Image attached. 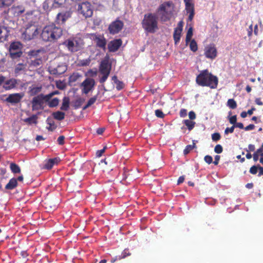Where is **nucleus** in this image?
Here are the masks:
<instances>
[{"label": "nucleus", "mask_w": 263, "mask_h": 263, "mask_svg": "<svg viewBox=\"0 0 263 263\" xmlns=\"http://www.w3.org/2000/svg\"><path fill=\"white\" fill-rule=\"evenodd\" d=\"M196 83L201 86L209 87L211 89L217 88L218 79V78L209 72L208 69L203 70L197 76Z\"/></svg>", "instance_id": "nucleus-1"}, {"label": "nucleus", "mask_w": 263, "mask_h": 263, "mask_svg": "<svg viewBox=\"0 0 263 263\" xmlns=\"http://www.w3.org/2000/svg\"><path fill=\"white\" fill-rule=\"evenodd\" d=\"M63 34V29L52 24L45 26L41 32V37L45 42H55Z\"/></svg>", "instance_id": "nucleus-2"}, {"label": "nucleus", "mask_w": 263, "mask_h": 263, "mask_svg": "<svg viewBox=\"0 0 263 263\" xmlns=\"http://www.w3.org/2000/svg\"><path fill=\"white\" fill-rule=\"evenodd\" d=\"M142 25L144 30L147 32L154 33L158 29V18L153 13L145 14L142 21Z\"/></svg>", "instance_id": "nucleus-3"}, {"label": "nucleus", "mask_w": 263, "mask_h": 263, "mask_svg": "<svg viewBox=\"0 0 263 263\" xmlns=\"http://www.w3.org/2000/svg\"><path fill=\"white\" fill-rule=\"evenodd\" d=\"M63 44L71 52H76L83 48L84 43L82 39L76 37L65 40Z\"/></svg>", "instance_id": "nucleus-4"}, {"label": "nucleus", "mask_w": 263, "mask_h": 263, "mask_svg": "<svg viewBox=\"0 0 263 263\" xmlns=\"http://www.w3.org/2000/svg\"><path fill=\"white\" fill-rule=\"evenodd\" d=\"M39 32L36 25L33 23H28L22 33V37L26 41H30L37 37Z\"/></svg>", "instance_id": "nucleus-5"}, {"label": "nucleus", "mask_w": 263, "mask_h": 263, "mask_svg": "<svg viewBox=\"0 0 263 263\" xmlns=\"http://www.w3.org/2000/svg\"><path fill=\"white\" fill-rule=\"evenodd\" d=\"M111 69V64L108 60H102L99 66V72L102 76L100 78V83H104L107 79Z\"/></svg>", "instance_id": "nucleus-6"}, {"label": "nucleus", "mask_w": 263, "mask_h": 263, "mask_svg": "<svg viewBox=\"0 0 263 263\" xmlns=\"http://www.w3.org/2000/svg\"><path fill=\"white\" fill-rule=\"evenodd\" d=\"M172 2H166L161 4L157 9V12L160 13V20L162 22H165L169 21L172 16V11L166 10V7H169L172 5Z\"/></svg>", "instance_id": "nucleus-7"}, {"label": "nucleus", "mask_w": 263, "mask_h": 263, "mask_svg": "<svg viewBox=\"0 0 263 263\" xmlns=\"http://www.w3.org/2000/svg\"><path fill=\"white\" fill-rule=\"evenodd\" d=\"M77 11L85 18L91 17L93 14L92 6L90 3L87 1L78 4Z\"/></svg>", "instance_id": "nucleus-8"}, {"label": "nucleus", "mask_w": 263, "mask_h": 263, "mask_svg": "<svg viewBox=\"0 0 263 263\" xmlns=\"http://www.w3.org/2000/svg\"><path fill=\"white\" fill-rule=\"evenodd\" d=\"M46 96L43 93L37 95L33 98L31 103L32 110H38L44 109V103L48 102Z\"/></svg>", "instance_id": "nucleus-9"}, {"label": "nucleus", "mask_w": 263, "mask_h": 263, "mask_svg": "<svg viewBox=\"0 0 263 263\" xmlns=\"http://www.w3.org/2000/svg\"><path fill=\"white\" fill-rule=\"evenodd\" d=\"M72 13V11L71 10L59 12L54 20L55 24L60 26H65L66 21L71 17Z\"/></svg>", "instance_id": "nucleus-10"}, {"label": "nucleus", "mask_w": 263, "mask_h": 263, "mask_svg": "<svg viewBox=\"0 0 263 263\" xmlns=\"http://www.w3.org/2000/svg\"><path fill=\"white\" fill-rule=\"evenodd\" d=\"M90 39L94 41L96 47L102 49L104 51L106 49L107 41L103 34L91 33Z\"/></svg>", "instance_id": "nucleus-11"}, {"label": "nucleus", "mask_w": 263, "mask_h": 263, "mask_svg": "<svg viewBox=\"0 0 263 263\" xmlns=\"http://www.w3.org/2000/svg\"><path fill=\"white\" fill-rule=\"evenodd\" d=\"M25 11L23 5H13L7 10L8 16L12 18H17Z\"/></svg>", "instance_id": "nucleus-12"}, {"label": "nucleus", "mask_w": 263, "mask_h": 263, "mask_svg": "<svg viewBox=\"0 0 263 263\" xmlns=\"http://www.w3.org/2000/svg\"><path fill=\"white\" fill-rule=\"evenodd\" d=\"M124 26V23L117 18L115 21L111 22L108 28L109 32L111 34L118 33L122 30Z\"/></svg>", "instance_id": "nucleus-13"}, {"label": "nucleus", "mask_w": 263, "mask_h": 263, "mask_svg": "<svg viewBox=\"0 0 263 263\" xmlns=\"http://www.w3.org/2000/svg\"><path fill=\"white\" fill-rule=\"evenodd\" d=\"M204 54L205 57L212 60L217 56V50L214 44H210L205 47Z\"/></svg>", "instance_id": "nucleus-14"}, {"label": "nucleus", "mask_w": 263, "mask_h": 263, "mask_svg": "<svg viewBox=\"0 0 263 263\" xmlns=\"http://www.w3.org/2000/svg\"><path fill=\"white\" fill-rule=\"evenodd\" d=\"M95 85V81L91 78H86L81 84L83 87L82 91L85 94H87L91 90Z\"/></svg>", "instance_id": "nucleus-15"}, {"label": "nucleus", "mask_w": 263, "mask_h": 263, "mask_svg": "<svg viewBox=\"0 0 263 263\" xmlns=\"http://www.w3.org/2000/svg\"><path fill=\"white\" fill-rule=\"evenodd\" d=\"M12 18L9 17L8 14L3 21V26L1 27L2 29L4 28L7 31H9L10 29H14L16 27V23Z\"/></svg>", "instance_id": "nucleus-16"}, {"label": "nucleus", "mask_w": 263, "mask_h": 263, "mask_svg": "<svg viewBox=\"0 0 263 263\" xmlns=\"http://www.w3.org/2000/svg\"><path fill=\"white\" fill-rule=\"evenodd\" d=\"M23 97L24 94L23 93H12L9 95L5 100L6 102L11 104H16L21 101Z\"/></svg>", "instance_id": "nucleus-17"}, {"label": "nucleus", "mask_w": 263, "mask_h": 263, "mask_svg": "<svg viewBox=\"0 0 263 263\" xmlns=\"http://www.w3.org/2000/svg\"><path fill=\"white\" fill-rule=\"evenodd\" d=\"M122 41L121 39H115L111 41L108 44V49L110 52L117 51L122 45Z\"/></svg>", "instance_id": "nucleus-18"}, {"label": "nucleus", "mask_w": 263, "mask_h": 263, "mask_svg": "<svg viewBox=\"0 0 263 263\" xmlns=\"http://www.w3.org/2000/svg\"><path fill=\"white\" fill-rule=\"evenodd\" d=\"M185 9L187 13H189L188 21H192L195 15L194 5L192 3H184Z\"/></svg>", "instance_id": "nucleus-19"}, {"label": "nucleus", "mask_w": 263, "mask_h": 263, "mask_svg": "<svg viewBox=\"0 0 263 263\" xmlns=\"http://www.w3.org/2000/svg\"><path fill=\"white\" fill-rule=\"evenodd\" d=\"M60 161L59 157H55L45 160L43 168L46 170H51L54 165L58 164Z\"/></svg>", "instance_id": "nucleus-20"}, {"label": "nucleus", "mask_w": 263, "mask_h": 263, "mask_svg": "<svg viewBox=\"0 0 263 263\" xmlns=\"http://www.w3.org/2000/svg\"><path fill=\"white\" fill-rule=\"evenodd\" d=\"M22 45L19 42H12L9 46V52L22 51Z\"/></svg>", "instance_id": "nucleus-21"}, {"label": "nucleus", "mask_w": 263, "mask_h": 263, "mask_svg": "<svg viewBox=\"0 0 263 263\" xmlns=\"http://www.w3.org/2000/svg\"><path fill=\"white\" fill-rule=\"evenodd\" d=\"M16 81L15 79H10L4 83L3 87L6 90H10L14 88L16 85Z\"/></svg>", "instance_id": "nucleus-22"}, {"label": "nucleus", "mask_w": 263, "mask_h": 263, "mask_svg": "<svg viewBox=\"0 0 263 263\" xmlns=\"http://www.w3.org/2000/svg\"><path fill=\"white\" fill-rule=\"evenodd\" d=\"M27 65L23 63L17 64L14 68V73L16 76L20 74L22 72L25 71Z\"/></svg>", "instance_id": "nucleus-23"}, {"label": "nucleus", "mask_w": 263, "mask_h": 263, "mask_svg": "<svg viewBox=\"0 0 263 263\" xmlns=\"http://www.w3.org/2000/svg\"><path fill=\"white\" fill-rule=\"evenodd\" d=\"M42 89L41 86H31L29 88L28 94L30 96H35L40 93Z\"/></svg>", "instance_id": "nucleus-24"}, {"label": "nucleus", "mask_w": 263, "mask_h": 263, "mask_svg": "<svg viewBox=\"0 0 263 263\" xmlns=\"http://www.w3.org/2000/svg\"><path fill=\"white\" fill-rule=\"evenodd\" d=\"M17 185V179L15 178H11L9 182L6 185L5 189L8 190H12Z\"/></svg>", "instance_id": "nucleus-25"}, {"label": "nucleus", "mask_w": 263, "mask_h": 263, "mask_svg": "<svg viewBox=\"0 0 263 263\" xmlns=\"http://www.w3.org/2000/svg\"><path fill=\"white\" fill-rule=\"evenodd\" d=\"M70 100L68 97H65L63 99L62 104L60 107L61 110L67 111L69 108Z\"/></svg>", "instance_id": "nucleus-26"}, {"label": "nucleus", "mask_w": 263, "mask_h": 263, "mask_svg": "<svg viewBox=\"0 0 263 263\" xmlns=\"http://www.w3.org/2000/svg\"><path fill=\"white\" fill-rule=\"evenodd\" d=\"M53 118L58 121H62L64 119L65 117V114L64 112L61 111H57L53 112L52 114Z\"/></svg>", "instance_id": "nucleus-27"}, {"label": "nucleus", "mask_w": 263, "mask_h": 263, "mask_svg": "<svg viewBox=\"0 0 263 263\" xmlns=\"http://www.w3.org/2000/svg\"><path fill=\"white\" fill-rule=\"evenodd\" d=\"M37 116L36 115H33L31 117L24 119L23 120L24 122L28 124H36L37 123Z\"/></svg>", "instance_id": "nucleus-28"}, {"label": "nucleus", "mask_w": 263, "mask_h": 263, "mask_svg": "<svg viewBox=\"0 0 263 263\" xmlns=\"http://www.w3.org/2000/svg\"><path fill=\"white\" fill-rule=\"evenodd\" d=\"M181 32L182 31H179L178 30L175 29L173 33V38L175 45H177L179 43L181 37Z\"/></svg>", "instance_id": "nucleus-29"}, {"label": "nucleus", "mask_w": 263, "mask_h": 263, "mask_svg": "<svg viewBox=\"0 0 263 263\" xmlns=\"http://www.w3.org/2000/svg\"><path fill=\"white\" fill-rule=\"evenodd\" d=\"M10 168L11 172L14 174L20 173L21 172L20 166L14 163H10Z\"/></svg>", "instance_id": "nucleus-30"}, {"label": "nucleus", "mask_w": 263, "mask_h": 263, "mask_svg": "<svg viewBox=\"0 0 263 263\" xmlns=\"http://www.w3.org/2000/svg\"><path fill=\"white\" fill-rule=\"evenodd\" d=\"M14 0H0V8L7 7L11 6Z\"/></svg>", "instance_id": "nucleus-31"}, {"label": "nucleus", "mask_w": 263, "mask_h": 263, "mask_svg": "<svg viewBox=\"0 0 263 263\" xmlns=\"http://www.w3.org/2000/svg\"><path fill=\"white\" fill-rule=\"evenodd\" d=\"M183 123L187 126L189 130L193 129L195 126V122L192 120L186 119L183 121Z\"/></svg>", "instance_id": "nucleus-32"}, {"label": "nucleus", "mask_w": 263, "mask_h": 263, "mask_svg": "<svg viewBox=\"0 0 263 263\" xmlns=\"http://www.w3.org/2000/svg\"><path fill=\"white\" fill-rule=\"evenodd\" d=\"M47 122L48 124H49V127H47V129L49 131H53L57 128V126L55 125L54 121L52 120L49 119L48 118L47 119Z\"/></svg>", "instance_id": "nucleus-33"}, {"label": "nucleus", "mask_w": 263, "mask_h": 263, "mask_svg": "<svg viewBox=\"0 0 263 263\" xmlns=\"http://www.w3.org/2000/svg\"><path fill=\"white\" fill-rule=\"evenodd\" d=\"M23 54L22 51L9 52V57L13 60H16L22 57Z\"/></svg>", "instance_id": "nucleus-34"}, {"label": "nucleus", "mask_w": 263, "mask_h": 263, "mask_svg": "<svg viewBox=\"0 0 263 263\" xmlns=\"http://www.w3.org/2000/svg\"><path fill=\"white\" fill-rule=\"evenodd\" d=\"M66 2V0H54L52 6L55 8L62 7L65 4Z\"/></svg>", "instance_id": "nucleus-35"}, {"label": "nucleus", "mask_w": 263, "mask_h": 263, "mask_svg": "<svg viewBox=\"0 0 263 263\" xmlns=\"http://www.w3.org/2000/svg\"><path fill=\"white\" fill-rule=\"evenodd\" d=\"M97 99V96H94L89 99L87 104L83 107V109L85 110L93 104Z\"/></svg>", "instance_id": "nucleus-36"}, {"label": "nucleus", "mask_w": 263, "mask_h": 263, "mask_svg": "<svg viewBox=\"0 0 263 263\" xmlns=\"http://www.w3.org/2000/svg\"><path fill=\"white\" fill-rule=\"evenodd\" d=\"M47 102L49 107H54L58 105L59 103V100L57 98H55L51 100H50Z\"/></svg>", "instance_id": "nucleus-37"}, {"label": "nucleus", "mask_w": 263, "mask_h": 263, "mask_svg": "<svg viewBox=\"0 0 263 263\" xmlns=\"http://www.w3.org/2000/svg\"><path fill=\"white\" fill-rule=\"evenodd\" d=\"M190 48L193 52H196L198 50V46L196 42L194 39L190 41Z\"/></svg>", "instance_id": "nucleus-38"}, {"label": "nucleus", "mask_w": 263, "mask_h": 263, "mask_svg": "<svg viewBox=\"0 0 263 263\" xmlns=\"http://www.w3.org/2000/svg\"><path fill=\"white\" fill-rule=\"evenodd\" d=\"M227 106L231 109H234L237 107L236 102L233 99H230L228 100Z\"/></svg>", "instance_id": "nucleus-39"}, {"label": "nucleus", "mask_w": 263, "mask_h": 263, "mask_svg": "<svg viewBox=\"0 0 263 263\" xmlns=\"http://www.w3.org/2000/svg\"><path fill=\"white\" fill-rule=\"evenodd\" d=\"M122 175L123 180H126L128 178H129V180H131L133 179L132 177V174H130L129 171L125 168H123Z\"/></svg>", "instance_id": "nucleus-40"}, {"label": "nucleus", "mask_w": 263, "mask_h": 263, "mask_svg": "<svg viewBox=\"0 0 263 263\" xmlns=\"http://www.w3.org/2000/svg\"><path fill=\"white\" fill-rule=\"evenodd\" d=\"M192 36H193V28H192V27H190L188 29L187 33H186V35L185 42H186V44L190 42Z\"/></svg>", "instance_id": "nucleus-41"}, {"label": "nucleus", "mask_w": 263, "mask_h": 263, "mask_svg": "<svg viewBox=\"0 0 263 263\" xmlns=\"http://www.w3.org/2000/svg\"><path fill=\"white\" fill-rule=\"evenodd\" d=\"M196 147L195 143L193 142L192 145H187L183 151L184 155L188 154L193 148Z\"/></svg>", "instance_id": "nucleus-42"}, {"label": "nucleus", "mask_w": 263, "mask_h": 263, "mask_svg": "<svg viewBox=\"0 0 263 263\" xmlns=\"http://www.w3.org/2000/svg\"><path fill=\"white\" fill-rule=\"evenodd\" d=\"M42 63V61L41 59H36L32 60L30 63V66L34 67H37Z\"/></svg>", "instance_id": "nucleus-43"}, {"label": "nucleus", "mask_w": 263, "mask_h": 263, "mask_svg": "<svg viewBox=\"0 0 263 263\" xmlns=\"http://www.w3.org/2000/svg\"><path fill=\"white\" fill-rule=\"evenodd\" d=\"M80 75L78 73H73L69 78V81L71 83H73L77 81L80 78Z\"/></svg>", "instance_id": "nucleus-44"}, {"label": "nucleus", "mask_w": 263, "mask_h": 263, "mask_svg": "<svg viewBox=\"0 0 263 263\" xmlns=\"http://www.w3.org/2000/svg\"><path fill=\"white\" fill-rule=\"evenodd\" d=\"M40 50H32L27 52L28 55L31 58L36 57L40 53Z\"/></svg>", "instance_id": "nucleus-45"}, {"label": "nucleus", "mask_w": 263, "mask_h": 263, "mask_svg": "<svg viewBox=\"0 0 263 263\" xmlns=\"http://www.w3.org/2000/svg\"><path fill=\"white\" fill-rule=\"evenodd\" d=\"M130 254H131L129 253L128 249H125L122 252L121 255L120 256H119L118 258H119V259H121L125 258L126 257H127L128 256H130Z\"/></svg>", "instance_id": "nucleus-46"}, {"label": "nucleus", "mask_w": 263, "mask_h": 263, "mask_svg": "<svg viewBox=\"0 0 263 263\" xmlns=\"http://www.w3.org/2000/svg\"><path fill=\"white\" fill-rule=\"evenodd\" d=\"M221 138V135L219 133H214L212 135V139L214 142L219 141Z\"/></svg>", "instance_id": "nucleus-47"}, {"label": "nucleus", "mask_w": 263, "mask_h": 263, "mask_svg": "<svg viewBox=\"0 0 263 263\" xmlns=\"http://www.w3.org/2000/svg\"><path fill=\"white\" fill-rule=\"evenodd\" d=\"M90 60L89 59H84L80 61V65L81 66H86L89 65Z\"/></svg>", "instance_id": "nucleus-48"}, {"label": "nucleus", "mask_w": 263, "mask_h": 263, "mask_svg": "<svg viewBox=\"0 0 263 263\" xmlns=\"http://www.w3.org/2000/svg\"><path fill=\"white\" fill-rule=\"evenodd\" d=\"M223 151V147L220 144H217L214 148V152L217 154H220Z\"/></svg>", "instance_id": "nucleus-49"}, {"label": "nucleus", "mask_w": 263, "mask_h": 263, "mask_svg": "<svg viewBox=\"0 0 263 263\" xmlns=\"http://www.w3.org/2000/svg\"><path fill=\"white\" fill-rule=\"evenodd\" d=\"M84 101V99L80 98L76 100L74 103L75 107L77 108L80 107Z\"/></svg>", "instance_id": "nucleus-50"}, {"label": "nucleus", "mask_w": 263, "mask_h": 263, "mask_svg": "<svg viewBox=\"0 0 263 263\" xmlns=\"http://www.w3.org/2000/svg\"><path fill=\"white\" fill-rule=\"evenodd\" d=\"M116 89L118 90L122 89L124 87V84L123 82L119 81L116 83Z\"/></svg>", "instance_id": "nucleus-51"}, {"label": "nucleus", "mask_w": 263, "mask_h": 263, "mask_svg": "<svg viewBox=\"0 0 263 263\" xmlns=\"http://www.w3.org/2000/svg\"><path fill=\"white\" fill-rule=\"evenodd\" d=\"M59 92L58 90H55L50 92V93L45 95L46 99H48V101L51 99V98L54 95L59 94Z\"/></svg>", "instance_id": "nucleus-52"}, {"label": "nucleus", "mask_w": 263, "mask_h": 263, "mask_svg": "<svg viewBox=\"0 0 263 263\" xmlns=\"http://www.w3.org/2000/svg\"><path fill=\"white\" fill-rule=\"evenodd\" d=\"M155 115L160 118H163L164 117V114L160 109H157L155 110Z\"/></svg>", "instance_id": "nucleus-53"}, {"label": "nucleus", "mask_w": 263, "mask_h": 263, "mask_svg": "<svg viewBox=\"0 0 263 263\" xmlns=\"http://www.w3.org/2000/svg\"><path fill=\"white\" fill-rule=\"evenodd\" d=\"M258 169V165H253L250 169V173L252 174L255 175L257 172V170Z\"/></svg>", "instance_id": "nucleus-54"}, {"label": "nucleus", "mask_w": 263, "mask_h": 263, "mask_svg": "<svg viewBox=\"0 0 263 263\" xmlns=\"http://www.w3.org/2000/svg\"><path fill=\"white\" fill-rule=\"evenodd\" d=\"M229 122L233 124V125H235L237 123V116L236 115H234L233 116H231L229 118Z\"/></svg>", "instance_id": "nucleus-55"}, {"label": "nucleus", "mask_w": 263, "mask_h": 263, "mask_svg": "<svg viewBox=\"0 0 263 263\" xmlns=\"http://www.w3.org/2000/svg\"><path fill=\"white\" fill-rule=\"evenodd\" d=\"M204 160L209 164L213 162V158L210 155H206L204 158Z\"/></svg>", "instance_id": "nucleus-56"}, {"label": "nucleus", "mask_w": 263, "mask_h": 263, "mask_svg": "<svg viewBox=\"0 0 263 263\" xmlns=\"http://www.w3.org/2000/svg\"><path fill=\"white\" fill-rule=\"evenodd\" d=\"M234 128H235L234 125H233L231 127H227L225 129L224 134L226 135H227L229 133H233L234 132Z\"/></svg>", "instance_id": "nucleus-57"}, {"label": "nucleus", "mask_w": 263, "mask_h": 263, "mask_svg": "<svg viewBox=\"0 0 263 263\" xmlns=\"http://www.w3.org/2000/svg\"><path fill=\"white\" fill-rule=\"evenodd\" d=\"M106 149V146H104L103 149L97 151L96 152V156L98 157H101L102 156L103 154L104 153Z\"/></svg>", "instance_id": "nucleus-58"}, {"label": "nucleus", "mask_w": 263, "mask_h": 263, "mask_svg": "<svg viewBox=\"0 0 263 263\" xmlns=\"http://www.w3.org/2000/svg\"><path fill=\"white\" fill-rule=\"evenodd\" d=\"M65 137L64 136H60L58 138L57 141L59 144L62 145L64 144Z\"/></svg>", "instance_id": "nucleus-59"}, {"label": "nucleus", "mask_w": 263, "mask_h": 263, "mask_svg": "<svg viewBox=\"0 0 263 263\" xmlns=\"http://www.w3.org/2000/svg\"><path fill=\"white\" fill-rule=\"evenodd\" d=\"M183 23L182 21H180L178 24V26L177 28H175V29L178 30L179 31H182L183 29Z\"/></svg>", "instance_id": "nucleus-60"}, {"label": "nucleus", "mask_w": 263, "mask_h": 263, "mask_svg": "<svg viewBox=\"0 0 263 263\" xmlns=\"http://www.w3.org/2000/svg\"><path fill=\"white\" fill-rule=\"evenodd\" d=\"M189 117L190 120H194L196 118V116L195 113L193 111H191L189 113Z\"/></svg>", "instance_id": "nucleus-61"}, {"label": "nucleus", "mask_w": 263, "mask_h": 263, "mask_svg": "<svg viewBox=\"0 0 263 263\" xmlns=\"http://www.w3.org/2000/svg\"><path fill=\"white\" fill-rule=\"evenodd\" d=\"M187 115V111L185 109H181L180 111V116L185 117Z\"/></svg>", "instance_id": "nucleus-62"}, {"label": "nucleus", "mask_w": 263, "mask_h": 263, "mask_svg": "<svg viewBox=\"0 0 263 263\" xmlns=\"http://www.w3.org/2000/svg\"><path fill=\"white\" fill-rule=\"evenodd\" d=\"M220 157L219 155H216L215 156V158H214V161L213 162V163L215 164V165H218V164L219 163V160H220Z\"/></svg>", "instance_id": "nucleus-63"}, {"label": "nucleus", "mask_w": 263, "mask_h": 263, "mask_svg": "<svg viewBox=\"0 0 263 263\" xmlns=\"http://www.w3.org/2000/svg\"><path fill=\"white\" fill-rule=\"evenodd\" d=\"M256 153L260 155L261 156H263V147L262 145H261V146L257 149V150L255 152Z\"/></svg>", "instance_id": "nucleus-64"}]
</instances>
